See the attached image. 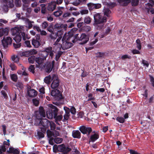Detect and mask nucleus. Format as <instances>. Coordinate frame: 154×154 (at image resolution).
<instances>
[{
	"label": "nucleus",
	"mask_w": 154,
	"mask_h": 154,
	"mask_svg": "<svg viewBox=\"0 0 154 154\" xmlns=\"http://www.w3.org/2000/svg\"><path fill=\"white\" fill-rule=\"evenodd\" d=\"M50 107L51 108L46 112V115L49 119H51L57 115L58 109L56 106L52 104L51 105Z\"/></svg>",
	"instance_id": "1"
},
{
	"label": "nucleus",
	"mask_w": 154,
	"mask_h": 154,
	"mask_svg": "<svg viewBox=\"0 0 154 154\" xmlns=\"http://www.w3.org/2000/svg\"><path fill=\"white\" fill-rule=\"evenodd\" d=\"M76 38L77 40L81 41L79 43L80 45H84L89 40V37L88 35L84 33L76 34Z\"/></svg>",
	"instance_id": "2"
},
{
	"label": "nucleus",
	"mask_w": 154,
	"mask_h": 154,
	"mask_svg": "<svg viewBox=\"0 0 154 154\" xmlns=\"http://www.w3.org/2000/svg\"><path fill=\"white\" fill-rule=\"evenodd\" d=\"M94 25L96 26L98 24H101L106 21V17H103L99 13L95 14L94 15Z\"/></svg>",
	"instance_id": "3"
},
{
	"label": "nucleus",
	"mask_w": 154,
	"mask_h": 154,
	"mask_svg": "<svg viewBox=\"0 0 154 154\" xmlns=\"http://www.w3.org/2000/svg\"><path fill=\"white\" fill-rule=\"evenodd\" d=\"M51 95L56 100L59 101L63 98L61 91L58 89H56L52 90L51 92Z\"/></svg>",
	"instance_id": "4"
},
{
	"label": "nucleus",
	"mask_w": 154,
	"mask_h": 154,
	"mask_svg": "<svg viewBox=\"0 0 154 154\" xmlns=\"http://www.w3.org/2000/svg\"><path fill=\"white\" fill-rule=\"evenodd\" d=\"M149 3L145 4V11L148 14L150 12L151 14H154V1L152 0H149Z\"/></svg>",
	"instance_id": "5"
},
{
	"label": "nucleus",
	"mask_w": 154,
	"mask_h": 154,
	"mask_svg": "<svg viewBox=\"0 0 154 154\" xmlns=\"http://www.w3.org/2000/svg\"><path fill=\"white\" fill-rule=\"evenodd\" d=\"M12 39L10 37H7L5 38L4 37L2 40V46L4 49H6L12 43Z\"/></svg>",
	"instance_id": "6"
},
{
	"label": "nucleus",
	"mask_w": 154,
	"mask_h": 154,
	"mask_svg": "<svg viewBox=\"0 0 154 154\" xmlns=\"http://www.w3.org/2000/svg\"><path fill=\"white\" fill-rule=\"evenodd\" d=\"M53 81L51 84V87L52 89H56L58 88L60 85V81L55 74H53L52 77Z\"/></svg>",
	"instance_id": "7"
},
{
	"label": "nucleus",
	"mask_w": 154,
	"mask_h": 154,
	"mask_svg": "<svg viewBox=\"0 0 154 154\" xmlns=\"http://www.w3.org/2000/svg\"><path fill=\"white\" fill-rule=\"evenodd\" d=\"M35 116L36 118L39 120L41 119L42 117H45V112L43 107L40 106L39 107V111L35 112Z\"/></svg>",
	"instance_id": "8"
},
{
	"label": "nucleus",
	"mask_w": 154,
	"mask_h": 154,
	"mask_svg": "<svg viewBox=\"0 0 154 154\" xmlns=\"http://www.w3.org/2000/svg\"><path fill=\"white\" fill-rule=\"evenodd\" d=\"M79 130L83 134H87L88 137H89L90 133L92 131V129L91 128L84 125L80 126Z\"/></svg>",
	"instance_id": "9"
},
{
	"label": "nucleus",
	"mask_w": 154,
	"mask_h": 154,
	"mask_svg": "<svg viewBox=\"0 0 154 154\" xmlns=\"http://www.w3.org/2000/svg\"><path fill=\"white\" fill-rule=\"evenodd\" d=\"M64 38L68 41L71 42H72L73 43H75L77 41V38H76V34L74 35L72 33H68V35L66 36H64Z\"/></svg>",
	"instance_id": "10"
},
{
	"label": "nucleus",
	"mask_w": 154,
	"mask_h": 154,
	"mask_svg": "<svg viewBox=\"0 0 154 154\" xmlns=\"http://www.w3.org/2000/svg\"><path fill=\"white\" fill-rule=\"evenodd\" d=\"M4 2L6 4V6H4L3 8V10L5 12L8 11V8H12L14 6L13 0H4Z\"/></svg>",
	"instance_id": "11"
},
{
	"label": "nucleus",
	"mask_w": 154,
	"mask_h": 154,
	"mask_svg": "<svg viewBox=\"0 0 154 154\" xmlns=\"http://www.w3.org/2000/svg\"><path fill=\"white\" fill-rule=\"evenodd\" d=\"M62 40L63 42V48L64 49H68L73 45V44L71 42L67 41V40L64 38V37H63Z\"/></svg>",
	"instance_id": "12"
},
{
	"label": "nucleus",
	"mask_w": 154,
	"mask_h": 154,
	"mask_svg": "<svg viewBox=\"0 0 154 154\" xmlns=\"http://www.w3.org/2000/svg\"><path fill=\"white\" fill-rule=\"evenodd\" d=\"M67 27V24L63 25L62 24L57 23L55 24L54 26V29L58 31L60 30L64 29L65 30H66Z\"/></svg>",
	"instance_id": "13"
},
{
	"label": "nucleus",
	"mask_w": 154,
	"mask_h": 154,
	"mask_svg": "<svg viewBox=\"0 0 154 154\" xmlns=\"http://www.w3.org/2000/svg\"><path fill=\"white\" fill-rule=\"evenodd\" d=\"M46 57L41 58L40 57H36L35 58V63H37V64L36 65V66L38 68L40 67V65L44 63V60L46 59Z\"/></svg>",
	"instance_id": "14"
},
{
	"label": "nucleus",
	"mask_w": 154,
	"mask_h": 154,
	"mask_svg": "<svg viewBox=\"0 0 154 154\" xmlns=\"http://www.w3.org/2000/svg\"><path fill=\"white\" fill-rule=\"evenodd\" d=\"M11 31L13 35H16L17 34H20L22 32V29L21 28L16 26L11 29Z\"/></svg>",
	"instance_id": "15"
},
{
	"label": "nucleus",
	"mask_w": 154,
	"mask_h": 154,
	"mask_svg": "<svg viewBox=\"0 0 154 154\" xmlns=\"http://www.w3.org/2000/svg\"><path fill=\"white\" fill-rule=\"evenodd\" d=\"M39 122V124H41L43 127L46 128H48L49 122H50V121L45 119H40Z\"/></svg>",
	"instance_id": "16"
},
{
	"label": "nucleus",
	"mask_w": 154,
	"mask_h": 154,
	"mask_svg": "<svg viewBox=\"0 0 154 154\" xmlns=\"http://www.w3.org/2000/svg\"><path fill=\"white\" fill-rule=\"evenodd\" d=\"M7 152L13 154H19L20 150L18 148L15 149L13 147H10L8 150H7Z\"/></svg>",
	"instance_id": "17"
},
{
	"label": "nucleus",
	"mask_w": 154,
	"mask_h": 154,
	"mask_svg": "<svg viewBox=\"0 0 154 154\" xmlns=\"http://www.w3.org/2000/svg\"><path fill=\"white\" fill-rule=\"evenodd\" d=\"M9 29L7 27L5 28H1L0 29V37L3 35H7L8 34Z\"/></svg>",
	"instance_id": "18"
},
{
	"label": "nucleus",
	"mask_w": 154,
	"mask_h": 154,
	"mask_svg": "<svg viewBox=\"0 0 154 154\" xmlns=\"http://www.w3.org/2000/svg\"><path fill=\"white\" fill-rule=\"evenodd\" d=\"M28 95L29 97H34L37 96V92L34 89H30L28 91Z\"/></svg>",
	"instance_id": "19"
},
{
	"label": "nucleus",
	"mask_w": 154,
	"mask_h": 154,
	"mask_svg": "<svg viewBox=\"0 0 154 154\" xmlns=\"http://www.w3.org/2000/svg\"><path fill=\"white\" fill-rule=\"evenodd\" d=\"M72 137L74 138L80 139L81 137V134L78 130L73 131L72 132Z\"/></svg>",
	"instance_id": "20"
},
{
	"label": "nucleus",
	"mask_w": 154,
	"mask_h": 154,
	"mask_svg": "<svg viewBox=\"0 0 154 154\" xmlns=\"http://www.w3.org/2000/svg\"><path fill=\"white\" fill-rule=\"evenodd\" d=\"M99 135L95 133L94 134L91 135L89 139V142L90 141L92 142H94L96 140L99 138Z\"/></svg>",
	"instance_id": "21"
},
{
	"label": "nucleus",
	"mask_w": 154,
	"mask_h": 154,
	"mask_svg": "<svg viewBox=\"0 0 154 154\" xmlns=\"http://www.w3.org/2000/svg\"><path fill=\"white\" fill-rule=\"evenodd\" d=\"M120 5L123 6H127L131 2L130 0H117Z\"/></svg>",
	"instance_id": "22"
},
{
	"label": "nucleus",
	"mask_w": 154,
	"mask_h": 154,
	"mask_svg": "<svg viewBox=\"0 0 154 154\" xmlns=\"http://www.w3.org/2000/svg\"><path fill=\"white\" fill-rule=\"evenodd\" d=\"M22 38L21 33L17 34L13 38L16 43H20L21 40V38Z\"/></svg>",
	"instance_id": "23"
},
{
	"label": "nucleus",
	"mask_w": 154,
	"mask_h": 154,
	"mask_svg": "<svg viewBox=\"0 0 154 154\" xmlns=\"http://www.w3.org/2000/svg\"><path fill=\"white\" fill-rule=\"evenodd\" d=\"M32 44L35 48H38L40 45L39 41L34 38L32 40Z\"/></svg>",
	"instance_id": "24"
},
{
	"label": "nucleus",
	"mask_w": 154,
	"mask_h": 154,
	"mask_svg": "<svg viewBox=\"0 0 154 154\" xmlns=\"http://www.w3.org/2000/svg\"><path fill=\"white\" fill-rule=\"evenodd\" d=\"M53 67L50 64V63L47 64L45 67V70L48 73H50L52 71Z\"/></svg>",
	"instance_id": "25"
},
{
	"label": "nucleus",
	"mask_w": 154,
	"mask_h": 154,
	"mask_svg": "<svg viewBox=\"0 0 154 154\" xmlns=\"http://www.w3.org/2000/svg\"><path fill=\"white\" fill-rule=\"evenodd\" d=\"M56 5L53 3L48 5V10L49 11H53L56 8Z\"/></svg>",
	"instance_id": "26"
},
{
	"label": "nucleus",
	"mask_w": 154,
	"mask_h": 154,
	"mask_svg": "<svg viewBox=\"0 0 154 154\" xmlns=\"http://www.w3.org/2000/svg\"><path fill=\"white\" fill-rule=\"evenodd\" d=\"M91 19L89 16H87L85 17L84 20V23L85 25L89 24L91 22Z\"/></svg>",
	"instance_id": "27"
},
{
	"label": "nucleus",
	"mask_w": 154,
	"mask_h": 154,
	"mask_svg": "<svg viewBox=\"0 0 154 154\" xmlns=\"http://www.w3.org/2000/svg\"><path fill=\"white\" fill-rule=\"evenodd\" d=\"M10 77L11 80L13 82H16L18 79V76L17 74H10Z\"/></svg>",
	"instance_id": "28"
},
{
	"label": "nucleus",
	"mask_w": 154,
	"mask_h": 154,
	"mask_svg": "<svg viewBox=\"0 0 154 154\" xmlns=\"http://www.w3.org/2000/svg\"><path fill=\"white\" fill-rule=\"evenodd\" d=\"M105 54V52H97L95 53L96 57L97 58H100L103 57L104 56Z\"/></svg>",
	"instance_id": "29"
},
{
	"label": "nucleus",
	"mask_w": 154,
	"mask_h": 154,
	"mask_svg": "<svg viewBox=\"0 0 154 154\" xmlns=\"http://www.w3.org/2000/svg\"><path fill=\"white\" fill-rule=\"evenodd\" d=\"M35 57L34 55L28 57V60L29 62L31 63H33L35 61Z\"/></svg>",
	"instance_id": "30"
},
{
	"label": "nucleus",
	"mask_w": 154,
	"mask_h": 154,
	"mask_svg": "<svg viewBox=\"0 0 154 154\" xmlns=\"http://www.w3.org/2000/svg\"><path fill=\"white\" fill-rule=\"evenodd\" d=\"M87 0H78L73 2L72 4L75 6H77L81 3H83L86 2Z\"/></svg>",
	"instance_id": "31"
},
{
	"label": "nucleus",
	"mask_w": 154,
	"mask_h": 154,
	"mask_svg": "<svg viewBox=\"0 0 154 154\" xmlns=\"http://www.w3.org/2000/svg\"><path fill=\"white\" fill-rule=\"evenodd\" d=\"M51 76L49 75L45 77L44 81L46 83L49 84L51 83Z\"/></svg>",
	"instance_id": "32"
},
{
	"label": "nucleus",
	"mask_w": 154,
	"mask_h": 154,
	"mask_svg": "<svg viewBox=\"0 0 154 154\" xmlns=\"http://www.w3.org/2000/svg\"><path fill=\"white\" fill-rule=\"evenodd\" d=\"M49 123L48 128L50 126L51 129V130H54L55 128L56 125L55 124L51 121H50Z\"/></svg>",
	"instance_id": "33"
},
{
	"label": "nucleus",
	"mask_w": 154,
	"mask_h": 154,
	"mask_svg": "<svg viewBox=\"0 0 154 154\" xmlns=\"http://www.w3.org/2000/svg\"><path fill=\"white\" fill-rule=\"evenodd\" d=\"M8 146L6 147L4 145H1L0 146V154H2L3 152H5Z\"/></svg>",
	"instance_id": "34"
},
{
	"label": "nucleus",
	"mask_w": 154,
	"mask_h": 154,
	"mask_svg": "<svg viewBox=\"0 0 154 154\" xmlns=\"http://www.w3.org/2000/svg\"><path fill=\"white\" fill-rule=\"evenodd\" d=\"M63 53V52L62 51H59L56 54L55 59L56 61L58 60L59 58L60 57Z\"/></svg>",
	"instance_id": "35"
},
{
	"label": "nucleus",
	"mask_w": 154,
	"mask_h": 154,
	"mask_svg": "<svg viewBox=\"0 0 154 154\" xmlns=\"http://www.w3.org/2000/svg\"><path fill=\"white\" fill-rule=\"evenodd\" d=\"M82 29L83 30L87 32H88L91 30V27L89 26H84L82 27Z\"/></svg>",
	"instance_id": "36"
},
{
	"label": "nucleus",
	"mask_w": 154,
	"mask_h": 154,
	"mask_svg": "<svg viewBox=\"0 0 154 154\" xmlns=\"http://www.w3.org/2000/svg\"><path fill=\"white\" fill-rule=\"evenodd\" d=\"M21 35H22L23 39L24 41L26 40V39H29L30 38L29 35L27 34L26 35V34L24 32H22L21 33Z\"/></svg>",
	"instance_id": "37"
},
{
	"label": "nucleus",
	"mask_w": 154,
	"mask_h": 154,
	"mask_svg": "<svg viewBox=\"0 0 154 154\" xmlns=\"http://www.w3.org/2000/svg\"><path fill=\"white\" fill-rule=\"evenodd\" d=\"M15 86L17 88L22 89L23 88V83L20 82H17L15 85Z\"/></svg>",
	"instance_id": "38"
},
{
	"label": "nucleus",
	"mask_w": 154,
	"mask_h": 154,
	"mask_svg": "<svg viewBox=\"0 0 154 154\" xmlns=\"http://www.w3.org/2000/svg\"><path fill=\"white\" fill-rule=\"evenodd\" d=\"M72 150V149L71 148L69 147L68 146H65V149H64L63 153L64 154H66L68 153L69 152Z\"/></svg>",
	"instance_id": "39"
},
{
	"label": "nucleus",
	"mask_w": 154,
	"mask_h": 154,
	"mask_svg": "<svg viewBox=\"0 0 154 154\" xmlns=\"http://www.w3.org/2000/svg\"><path fill=\"white\" fill-rule=\"evenodd\" d=\"M131 4L133 6H137L139 3V0H132L131 1Z\"/></svg>",
	"instance_id": "40"
},
{
	"label": "nucleus",
	"mask_w": 154,
	"mask_h": 154,
	"mask_svg": "<svg viewBox=\"0 0 154 154\" xmlns=\"http://www.w3.org/2000/svg\"><path fill=\"white\" fill-rule=\"evenodd\" d=\"M87 6L90 11H91L94 9V4L92 3H89L87 4Z\"/></svg>",
	"instance_id": "41"
},
{
	"label": "nucleus",
	"mask_w": 154,
	"mask_h": 154,
	"mask_svg": "<svg viewBox=\"0 0 154 154\" xmlns=\"http://www.w3.org/2000/svg\"><path fill=\"white\" fill-rule=\"evenodd\" d=\"M52 47H50L47 48H46L45 49V52L46 53V57L48 55V53L51 52L52 51Z\"/></svg>",
	"instance_id": "42"
},
{
	"label": "nucleus",
	"mask_w": 154,
	"mask_h": 154,
	"mask_svg": "<svg viewBox=\"0 0 154 154\" xmlns=\"http://www.w3.org/2000/svg\"><path fill=\"white\" fill-rule=\"evenodd\" d=\"M50 37L52 39H55L57 37V33L55 32L54 31L52 32L49 35Z\"/></svg>",
	"instance_id": "43"
},
{
	"label": "nucleus",
	"mask_w": 154,
	"mask_h": 154,
	"mask_svg": "<svg viewBox=\"0 0 154 154\" xmlns=\"http://www.w3.org/2000/svg\"><path fill=\"white\" fill-rule=\"evenodd\" d=\"M47 135L48 138H51L53 137H54V134H53V132L49 130H48L47 131Z\"/></svg>",
	"instance_id": "44"
},
{
	"label": "nucleus",
	"mask_w": 154,
	"mask_h": 154,
	"mask_svg": "<svg viewBox=\"0 0 154 154\" xmlns=\"http://www.w3.org/2000/svg\"><path fill=\"white\" fill-rule=\"evenodd\" d=\"M65 145L63 144L58 145L59 151L63 152L65 149Z\"/></svg>",
	"instance_id": "45"
},
{
	"label": "nucleus",
	"mask_w": 154,
	"mask_h": 154,
	"mask_svg": "<svg viewBox=\"0 0 154 154\" xmlns=\"http://www.w3.org/2000/svg\"><path fill=\"white\" fill-rule=\"evenodd\" d=\"M63 139L62 138L57 137L54 139V141L57 144H59L62 142Z\"/></svg>",
	"instance_id": "46"
},
{
	"label": "nucleus",
	"mask_w": 154,
	"mask_h": 154,
	"mask_svg": "<svg viewBox=\"0 0 154 154\" xmlns=\"http://www.w3.org/2000/svg\"><path fill=\"white\" fill-rule=\"evenodd\" d=\"M116 120L120 123H123L125 121V119L122 116H118L116 118Z\"/></svg>",
	"instance_id": "47"
},
{
	"label": "nucleus",
	"mask_w": 154,
	"mask_h": 154,
	"mask_svg": "<svg viewBox=\"0 0 154 154\" xmlns=\"http://www.w3.org/2000/svg\"><path fill=\"white\" fill-rule=\"evenodd\" d=\"M11 59L15 63H17L19 62V59L17 56H15V55H14L12 57Z\"/></svg>",
	"instance_id": "48"
},
{
	"label": "nucleus",
	"mask_w": 154,
	"mask_h": 154,
	"mask_svg": "<svg viewBox=\"0 0 154 154\" xmlns=\"http://www.w3.org/2000/svg\"><path fill=\"white\" fill-rule=\"evenodd\" d=\"M62 13V11H58L54 13V15L56 17L60 16Z\"/></svg>",
	"instance_id": "49"
},
{
	"label": "nucleus",
	"mask_w": 154,
	"mask_h": 154,
	"mask_svg": "<svg viewBox=\"0 0 154 154\" xmlns=\"http://www.w3.org/2000/svg\"><path fill=\"white\" fill-rule=\"evenodd\" d=\"M37 135L39 139L44 137V133L41 132L40 131H37Z\"/></svg>",
	"instance_id": "50"
},
{
	"label": "nucleus",
	"mask_w": 154,
	"mask_h": 154,
	"mask_svg": "<svg viewBox=\"0 0 154 154\" xmlns=\"http://www.w3.org/2000/svg\"><path fill=\"white\" fill-rule=\"evenodd\" d=\"M150 81L152 87L154 88V78L151 75H149Z\"/></svg>",
	"instance_id": "51"
},
{
	"label": "nucleus",
	"mask_w": 154,
	"mask_h": 154,
	"mask_svg": "<svg viewBox=\"0 0 154 154\" xmlns=\"http://www.w3.org/2000/svg\"><path fill=\"white\" fill-rule=\"evenodd\" d=\"M111 13V11L109 8H106L104 11V14L107 17L109 16V14Z\"/></svg>",
	"instance_id": "52"
},
{
	"label": "nucleus",
	"mask_w": 154,
	"mask_h": 154,
	"mask_svg": "<svg viewBox=\"0 0 154 154\" xmlns=\"http://www.w3.org/2000/svg\"><path fill=\"white\" fill-rule=\"evenodd\" d=\"M35 69L34 65H31L29 68V70L33 73H35Z\"/></svg>",
	"instance_id": "53"
},
{
	"label": "nucleus",
	"mask_w": 154,
	"mask_h": 154,
	"mask_svg": "<svg viewBox=\"0 0 154 154\" xmlns=\"http://www.w3.org/2000/svg\"><path fill=\"white\" fill-rule=\"evenodd\" d=\"M32 101L33 103L35 106H38V105L39 103V102L38 100L35 98L33 99L32 100Z\"/></svg>",
	"instance_id": "54"
},
{
	"label": "nucleus",
	"mask_w": 154,
	"mask_h": 154,
	"mask_svg": "<svg viewBox=\"0 0 154 154\" xmlns=\"http://www.w3.org/2000/svg\"><path fill=\"white\" fill-rule=\"evenodd\" d=\"M70 112L73 115H75L76 113V109L73 106H72L70 109Z\"/></svg>",
	"instance_id": "55"
},
{
	"label": "nucleus",
	"mask_w": 154,
	"mask_h": 154,
	"mask_svg": "<svg viewBox=\"0 0 154 154\" xmlns=\"http://www.w3.org/2000/svg\"><path fill=\"white\" fill-rule=\"evenodd\" d=\"M63 30H60L57 31V33L58 37H59L60 36L62 37V35L63 33Z\"/></svg>",
	"instance_id": "56"
},
{
	"label": "nucleus",
	"mask_w": 154,
	"mask_h": 154,
	"mask_svg": "<svg viewBox=\"0 0 154 154\" xmlns=\"http://www.w3.org/2000/svg\"><path fill=\"white\" fill-rule=\"evenodd\" d=\"M30 55L29 51H26L23 52L22 53V56H25V57H28Z\"/></svg>",
	"instance_id": "57"
},
{
	"label": "nucleus",
	"mask_w": 154,
	"mask_h": 154,
	"mask_svg": "<svg viewBox=\"0 0 154 154\" xmlns=\"http://www.w3.org/2000/svg\"><path fill=\"white\" fill-rule=\"evenodd\" d=\"M121 59L122 60H125V59H131V56H129L127 54L124 55H122L121 57Z\"/></svg>",
	"instance_id": "58"
},
{
	"label": "nucleus",
	"mask_w": 154,
	"mask_h": 154,
	"mask_svg": "<svg viewBox=\"0 0 154 154\" xmlns=\"http://www.w3.org/2000/svg\"><path fill=\"white\" fill-rule=\"evenodd\" d=\"M53 118L55 119L56 121H60L63 118V116L61 115L59 116L57 115L56 117H54Z\"/></svg>",
	"instance_id": "59"
},
{
	"label": "nucleus",
	"mask_w": 154,
	"mask_h": 154,
	"mask_svg": "<svg viewBox=\"0 0 154 154\" xmlns=\"http://www.w3.org/2000/svg\"><path fill=\"white\" fill-rule=\"evenodd\" d=\"M63 109L65 112V114L70 115V109L69 108L64 106V107Z\"/></svg>",
	"instance_id": "60"
},
{
	"label": "nucleus",
	"mask_w": 154,
	"mask_h": 154,
	"mask_svg": "<svg viewBox=\"0 0 154 154\" xmlns=\"http://www.w3.org/2000/svg\"><path fill=\"white\" fill-rule=\"evenodd\" d=\"M54 27H53L52 25H50L47 28V30L51 33L54 31Z\"/></svg>",
	"instance_id": "61"
},
{
	"label": "nucleus",
	"mask_w": 154,
	"mask_h": 154,
	"mask_svg": "<svg viewBox=\"0 0 154 154\" xmlns=\"http://www.w3.org/2000/svg\"><path fill=\"white\" fill-rule=\"evenodd\" d=\"M42 27L43 29L46 28L48 26V23L46 21H44L42 23Z\"/></svg>",
	"instance_id": "62"
},
{
	"label": "nucleus",
	"mask_w": 154,
	"mask_h": 154,
	"mask_svg": "<svg viewBox=\"0 0 154 154\" xmlns=\"http://www.w3.org/2000/svg\"><path fill=\"white\" fill-rule=\"evenodd\" d=\"M9 66L12 71L15 70L17 69V66L13 63H11Z\"/></svg>",
	"instance_id": "63"
},
{
	"label": "nucleus",
	"mask_w": 154,
	"mask_h": 154,
	"mask_svg": "<svg viewBox=\"0 0 154 154\" xmlns=\"http://www.w3.org/2000/svg\"><path fill=\"white\" fill-rule=\"evenodd\" d=\"M24 44L25 46L29 47L30 48L31 47V45H30V42L29 41H26L24 42Z\"/></svg>",
	"instance_id": "64"
}]
</instances>
